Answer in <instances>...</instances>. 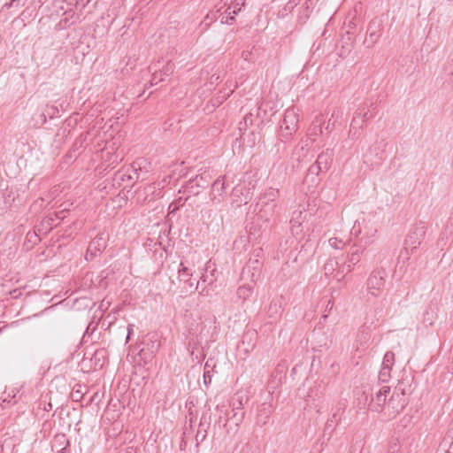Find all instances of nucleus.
I'll list each match as a JSON object with an SVG mask.
<instances>
[{
    "instance_id": "f257e3e1",
    "label": "nucleus",
    "mask_w": 453,
    "mask_h": 453,
    "mask_svg": "<svg viewBox=\"0 0 453 453\" xmlns=\"http://www.w3.org/2000/svg\"><path fill=\"white\" fill-rule=\"evenodd\" d=\"M425 234L426 226L420 223L410 230L404 240V247L398 257L395 274L399 275L406 282H410L416 278L415 267L412 265V263L409 262L410 256L419 247Z\"/></svg>"
},
{
    "instance_id": "4be33fe9",
    "label": "nucleus",
    "mask_w": 453,
    "mask_h": 453,
    "mask_svg": "<svg viewBox=\"0 0 453 453\" xmlns=\"http://www.w3.org/2000/svg\"><path fill=\"white\" fill-rule=\"evenodd\" d=\"M19 390L18 388H12L11 391L6 394V396L0 399V405L3 409H5L8 406L14 405L18 402V394Z\"/></svg>"
},
{
    "instance_id": "7ed1b4c3",
    "label": "nucleus",
    "mask_w": 453,
    "mask_h": 453,
    "mask_svg": "<svg viewBox=\"0 0 453 453\" xmlns=\"http://www.w3.org/2000/svg\"><path fill=\"white\" fill-rule=\"evenodd\" d=\"M279 195V189L270 188L259 197L258 202L256 203L254 211L258 216V219L263 220L264 224L268 222L274 214L276 208L275 201Z\"/></svg>"
},
{
    "instance_id": "b1692460",
    "label": "nucleus",
    "mask_w": 453,
    "mask_h": 453,
    "mask_svg": "<svg viewBox=\"0 0 453 453\" xmlns=\"http://www.w3.org/2000/svg\"><path fill=\"white\" fill-rule=\"evenodd\" d=\"M436 453H453V435L448 433L439 444Z\"/></svg>"
},
{
    "instance_id": "9d476101",
    "label": "nucleus",
    "mask_w": 453,
    "mask_h": 453,
    "mask_svg": "<svg viewBox=\"0 0 453 453\" xmlns=\"http://www.w3.org/2000/svg\"><path fill=\"white\" fill-rule=\"evenodd\" d=\"M108 235L104 233L97 234L90 242L88 247L85 258L86 260H93L96 257L101 254L107 247Z\"/></svg>"
},
{
    "instance_id": "6e6d98bb",
    "label": "nucleus",
    "mask_w": 453,
    "mask_h": 453,
    "mask_svg": "<svg viewBox=\"0 0 453 453\" xmlns=\"http://www.w3.org/2000/svg\"><path fill=\"white\" fill-rule=\"evenodd\" d=\"M334 307V303L332 300H327L326 301V308H325V314L322 315L320 320H323L325 321L326 319V318L328 317V313L332 311ZM319 323H321V321H319Z\"/></svg>"
},
{
    "instance_id": "2eb2a0df",
    "label": "nucleus",
    "mask_w": 453,
    "mask_h": 453,
    "mask_svg": "<svg viewBox=\"0 0 453 453\" xmlns=\"http://www.w3.org/2000/svg\"><path fill=\"white\" fill-rule=\"evenodd\" d=\"M365 250L366 249H363V247L355 242L350 248L347 260L342 265V272L345 273H350L353 269V266L360 261L361 257Z\"/></svg>"
},
{
    "instance_id": "ddd939ff",
    "label": "nucleus",
    "mask_w": 453,
    "mask_h": 453,
    "mask_svg": "<svg viewBox=\"0 0 453 453\" xmlns=\"http://www.w3.org/2000/svg\"><path fill=\"white\" fill-rule=\"evenodd\" d=\"M300 395L302 396L301 389ZM303 397L306 403V406L310 408L318 409L324 397V388L319 385H314L311 387Z\"/></svg>"
},
{
    "instance_id": "de8ad7c7",
    "label": "nucleus",
    "mask_w": 453,
    "mask_h": 453,
    "mask_svg": "<svg viewBox=\"0 0 453 453\" xmlns=\"http://www.w3.org/2000/svg\"><path fill=\"white\" fill-rule=\"evenodd\" d=\"M329 245L335 250H342L346 245V242L337 237H332L328 241Z\"/></svg>"
},
{
    "instance_id": "bb28decb",
    "label": "nucleus",
    "mask_w": 453,
    "mask_h": 453,
    "mask_svg": "<svg viewBox=\"0 0 453 453\" xmlns=\"http://www.w3.org/2000/svg\"><path fill=\"white\" fill-rule=\"evenodd\" d=\"M211 181V175L209 173H203L201 174H197L195 178L191 179V184L196 185V187H200L202 188H205L209 186Z\"/></svg>"
},
{
    "instance_id": "4d7b16f0",
    "label": "nucleus",
    "mask_w": 453,
    "mask_h": 453,
    "mask_svg": "<svg viewBox=\"0 0 453 453\" xmlns=\"http://www.w3.org/2000/svg\"><path fill=\"white\" fill-rule=\"evenodd\" d=\"M342 112L340 111V110H334L332 115H331V118L329 119L328 120V123L329 126H334V123L335 121L337 120V119L342 116Z\"/></svg>"
},
{
    "instance_id": "603ef678",
    "label": "nucleus",
    "mask_w": 453,
    "mask_h": 453,
    "mask_svg": "<svg viewBox=\"0 0 453 453\" xmlns=\"http://www.w3.org/2000/svg\"><path fill=\"white\" fill-rule=\"evenodd\" d=\"M231 7H228L225 14H222L220 23L221 24H232V22L234 20V17L230 12Z\"/></svg>"
},
{
    "instance_id": "f704fd0d",
    "label": "nucleus",
    "mask_w": 453,
    "mask_h": 453,
    "mask_svg": "<svg viewBox=\"0 0 453 453\" xmlns=\"http://www.w3.org/2000/svg\"><path fill=\"white\" fill-rule=\"evenodd\" d=\"M150 70L153 71L152 77L150 80V86L157 85L159 82L165 81V77L161 72L157 69V65H154L153 66H150Z\"/></svg>"
},
{
    "instance_id": "774afa93",
    "label": "nucleus",
    "mask_w": 453,
    "mask_h": 453,
    "mask_svg": "<svg viewBox=\"0 0 453 453\" xmlns=\"http://www.w3.org/2000/svg\"><path fill=\"white\" fill-rule=\"evenodd\" d=\"M297 4V2L296 0H290L288 3V6H290L291 8H293L294 6H296Z\"/></svg>"
},
{
    "instance_id": "864d4df0",
    "label": "nucleus",
    "mask_w": 453,
    "mask_h": 453,
    "mask_svg": "<svg viewBox=\"0 0 453 453\" xmlns=\"http://www.w3.org/2000/svg\"><path fill=\"white\" fill-rule=\"evenodd\" d=\"M233 416L231 417L232 419L234 420L236 426H238L240 423L242 422L244 418L245 412L243 411H232Z\"/></svg>"
},
{
    "instance_id": "79ce46f5",
    "label": "nucleus",
    "mask_w": 453,
    "mask_h": 453,
    "mask_svg": "<svg viewBox=\"0 0 453 453\" xmlns=\"http://www.w3.org/2000/svg\"><path fill=\"white\" fill-rule=\"evenodd\" d=\"M391 368L381 365V368L378 374V379L381 382H388L391 378Z\"/></svg>"
},
{
    "instance_id": "6e6552de",
    "label": "nucleus",
    "mask_w": 453,
    "mask_h": 453,
    "mask_svg": "<svg viewBox=\"0 0 453 453\" xmlns=\"http://www.w3.org/2000/svg\"><path fill=\"white\" fill-rule=\"evenodd\" d=\"M261 253L262 249H257L254 250L253 256L255 257L250 258V260L242 269V279L247 278L250 279L252 282H255L259 278L262 267V262L259 258L261 257Z\"/></svg>"
},
{
    "instance_id": "0eeeda50",
    "label": "nucleus",
    "mask_w": 453,
    "mask_h": 453,
    "mask_svg": "<svg viewBox=\"0 0 453 453\" xmlns=\"http://www.w3.org/2000/svg\"><path fill=\"white\" fill-rule=\"evenodd\" d=\"M298 115L294 108L286 110L280 124V136L282 141H288L298 128Z\"/></svg>"
},
{
    "instance_id": "5701e85b",
    "label": "nucleus",
    "mask_w": 453,
    "mask_h": 453,
    "mask_svg": "<svg viewBox=\"0 0 453 453\" xmlns=\"http://www.w3.org/2000/svg\"><path fill=\"white\" fill-rule=\"evenodd\" d=\"M206 273L202 274L200 280L196 282V289L199 288V286L203 283H208V285H211L215 280L216 277L214 275L215 269L211 270L210 262L206 264L205 267Z\"/></svg>"
},
{
    "instance_id": "4468645a",
    "label": "nucleus",
    "mask_w": 453,
    "mask_h": 453,
    "mask_svg": "<svg viewBox=\"0 0 453 453\" xmlns=\"http://www.w3.org/2000/svg\"><path fill=\"white\" fill-rule=\"evenodd\" d=\"M311 216V212L305 209L304 205H299L297 210H295L292 213L290 219V230L293 235H298L302 231L300 227L303 221L307 220Z\"/></svg>"
},
{
    "instance_id": "473e14b6",
    "label": "nucleus",
    "mask_w": 453,
    "mask_h": 453,
    "mask_svg": "<svg viewBox=\"0 0 453 453\" xmlns=\"http://www.w3.org/2000/svg\"><path fill=\"white\" fill-rule=\"evenodd\" d=\"M314 250H315V242L312 241L311 239V237H309L306 240L305 243L301 246L299 253L300 254L303 253V256L308 257V256L312 255L314 253Z\"/></svg>"
},
{
    "instance_id": "8fccbe9b",
    "label": "nucleus",
    "mask_w": 453,
    "mask_h": 453,
    "mask_svg": "<svg viewBox=\"0 0 453 453\" xmlns=\"http://www.w3.org/2000/svg\"><path fill=\"white\" fill-rule=\"evenodd\" d=\"M219 11L211 12L208 13L204 19L201 22V25L204 26L205 27H208L211 23L214 22L217 19V13Z\"/></svg>"
},
{
    "instance_id": "bf43d9fd",
    "label": "nucleus",
    "mask_w": 453,
    "mask_h": 453,
    "mask_svg": "<svg viewBox=\"0 0 453 453\" xmlns=\"http://www.w3.org/2000/svg\"><path fill=\"white\" fill-rule=\"evenodd\" d=\"M211 370H206L203 372V383L206 387H208L211 383Z\"/></svg>"
},
{
    "instance_id": "a878e982",
    "label": "nucleus",
    "mask_w": 453,
    "mask_h": 453,
    "mask_svg": "<svg viewBox=\"0 0 453 453\" xmlns=\"http://www.w3.org/2000/svg\"><path fill=\"white\" fill-rule=\"evenodd\" d=\"M282 312L281 303L279 299H273L268 308V317L273 319H278Z\"/></svg>"
},
{
    "instance_id": "cd10ccee",
    "label": "nucleus",
    "mask_w": 453,
    "mask_h": 453,
    "mask_svg": "<svg viewBox=\"0 0 453 453\" xmlns=\"http://www.w3.org/2000/svg\"><path fill=\"white\" fill-rule=\"evenodd\" d=\"M178 274L180 280H183L185 282H188L190 287L194 286V283L191 282L190 277L193 275V273L191 270L184 265V263L181 261L180 263L179 268H178Z\"/></svg>"
},
{
    "instance_id": "1a4fd4ad",
    "label": "nucleus",
    "mask_w": 453,
    "mask_h": 453,
    "mask_svg": "<svg viewBox=\"0 0 453 453\" xmlns=\"http://www.w3.org/2000/svg\"><path fill=\"white\" fill-rule=\"evenodd\" d=\"M390 394V387L382 386L372 397L369 408L372 411L387 413V404L388 395Z\"/></svg>"
},
{
    "instance_id": "e2e57ef3",
    "label": "nucleus",
    "mask_w": 453,
    "mask_h": 453,
    "mask_svg": "<svg viewBox=\"0 0 453 453\" xmlns=\"http://www.w3.org/2000/svg\"><path fill=\"white\" fill-rule=\"evenodd\" d=\"M79 19V16L75 15L74 12H73L72 14V17H71V20H69V18L68 17H65L64 19V21L66 23H69V24H73L74 22H76V20Z\"/></svg>"
},
{
    "instance_id": "c03bdc74",
    "label": "nucleus",
    "mask_w": 453,
    "mask_h": 453,
    "mask_svg": "<svg viewBox=\"0 0 453 453\" xmlns=\"http://www.w3.org/2000/svg\"><path fill=\"white\" fill-rule=\"evenodd\" d=\"M364 123H362V116L358 114V111H357L350 124V134L352 133V130H357L358 128L363 127Z\"/></svg>"
},
{
    "instance_id": "37998d69",
    "label": "nucleus",
    "mask_w": 453,
    "mask_h": 453,
    "mask_svg": "<svg viewBox=\"0 0 453 453\" xmlns=\"http://www.w3.org/2000/svg\"><path fill=\"white\" fill-rule=\"evenodd\" d=\"M43 110L50 119H54L60 116L59 109L56 105L46 104Z\"/></svg>"
},
{
    "instance_id": "13d9d810",
    "label": "nucleus",
    "mask_w": 453,
    "mask_h": 453,
    "mask_svg": "<svg viewBox=\"0 0 453 453\" xmlns=\"http://www.w3.org/2000/svg\"><path fill=\"white\" fill-rule=\"evenodd\" d=\"M444 73L453 79V58L444 67Z\"/></svg>"
},
{
    "instance_id": "20e7f679",
    "label": "nucleus",
    "mask_w": 453,
    "mask_h": 453,
    "mask_svg": "<svg viewBox=\"0 0 453 453\" xmlns=\"http://www.w3.org/2000/svg\"><path fill=\"white\" fill-rule=\"evenodd\" d=\"M385 148L384 140L375 142L363 155L364 163L372 169L381 165L387 157Z\"/></svg>"
},
{
    "instance_id": "49530a36",
    "label": "nucleus",
    "mask_w": 453,
    "mask_h": 453,
    "mask_svg": "<svg viewBox=\"0 0 453 453\" xmlns=\"http://www.w3.org/2000/svg\"><path fill=\"white\" fill-rule=\"evenodd\" d=\"M217 410L219 411H220V416L219 418V424H223V426H225L228 421V418L226 417L227 416V409L225 405H217Z\"/></svg>"
},
{
    "instance_id": "c85d7f7f",
    "label": "nucleus",
    "mask_w": 453,
    "mask_h": 453,
    "mask_svg": "<svg viewBox=\"0 0 453 453\" xmlns=\"http://www.w3.org/2000/svg\"><path fill=\"white\" fill-rule=\"evenodd\" d=\"M436 319L435 310L429 306L423 313V323L426 326H433Z\"/></svg>"
},
{
    "instance_id": "aec40b11",
    "label": "nucleus",
    "mask_w": 453,
    "mask_h": 453,
    "mask_svg": "<svg viewBox=\"0 0 453 453\" xmlns=\"http://www.w3.org/2000/svg\"><path fill=\"white\" fill-rule=\"evenodd\" d=\"M413 377L411 375H406L402 380H400L395 388L397 392H400L403 396L410 395L414 390L413 387Z\"/></svg>"
},
{
    "instance_id": "a18cd8bd",
    "label": "nucleus",
    "mask_w": 453,
    "mask_h": 453,
    "mask_svg": "<svg viewBox=\"0 0 453 453\" xmlns=\"http://www.w3.org/2000/svg\"><path fill=\"white\" fill-rule=\"evenodd\" d=\"M395 363V354L392 351H388L384 355L382 365L385 367H389L392 369V366Z\"/></svg>"
},
{
    "instance_id": "393cba45",
    "label": "nucleus",
    "mask_w": 453,
    "mask_h": 453,
    "mask_svg": "<svg viewBox=\"0 0 453 453\" xmlns=\"http://www.w3.org/2000/svg\"><path fill=\"white\" fill-rule=\"evenodd\" d=\"M358 114L362 116V123H365L368 119L373 118L378 113L377 105H374L372 103L370 104V106L368 107L366 104L362 108L359 109Z\"/></svg>"
},
{
    "instance_id": "72a5a7b5",
    "label": "nucleus",
    "mask_w": 453,
    "mask_h": 453,
    "mask_svg": "<svg viewBox=\"0 0 453 453\" xmlns=\"http://www.w3.org/2000/svg\"><path fill=\"white\" fill-rule=\"evenodd\" d=\"M40 234L41 233H39L38 230L29 231L27 234L25 245L30 244V246H27V249L32 248L40 242Z\"/></svg>"
},
{
    "instance_id": "6ab92c4d",
    "label": "nucleus",
    "mask_w": 453,
    "mask_h": 453,
    "mask_svg": "<svg viewBox=\"0 0 453 453\" xmlns=\"http://www.w3.org/2000/svg\"><path fill=\"white\" fill-rule=\"evenodd\" d=\"M226 192V184L224 180V177H219L217 178L211 186V200H218L219 202L221 201L223 198V196Z\"/></svg>"
},
{
    "instance_id": "f3484780",
    "label": "nucleus",
    "mask_w": 453,
    "mask_h": 453,
    "mask_svg": "<svg viewBox=\"0 0 453 453\" xmlns=\"http://www.w3.org/2000/svg\"><path fill=\"white\" fill-rule=\"evenodd\" d=\"M211 414L210 412V408H209L206 412L203 413V415L200 418L198 430L196 434V447H198L199 444L206 439L207 431L211 426Z\"/></svg>"
},
{
    "instance_id": "f03ea898",
    "label": "nucleus",
    "mask_w": 453,
    "mask_h": 453,
    "mask_svg": "<svg viewBox=\"0 0 453 453\" xmlns=\"http://www.w3.org/2000/svg\"><path fill=\"white\" fill-rule=\"evenodd\" d=\"M377 225L370 218L363 215L355 220L350 230V237L357 240L356 243L363 249H367L377 240Z\"/></svg>"
},
{
    "instance_id": "a211bd4d",
    "label": "nucleus",
    "mask_w": 453,
    "mask_h": 453,
    "mask_svg": "<svg viewBox=\"0 0 453 453\" xmlns=\"http://www.w3.org/2000/svg\"><path fill=\"white\" fill-rule=\"evenodd\" d=\"M346 407V403L344 400H341L338 402L337 405L335 406L334 412L332 416L327 419L326 424V430H334L335 426L338 424V422L341 420V416L344 412Z\"/></svg>"
},
{
    "instance_id": "423d86ee",
    "label": "nucleus",
    "mask_w": 453,
    "mask_h": 453,
    "mask_svg": "<svg viewBox=\"0 0 453 453\" xmlns=\"http://www.w3.org/2000/svg\"><path fill=\"white\" fill-rule=\"evenodd\" d=\"M387 276L388 273L382 267L372 270L366 281L368 292L373 296H380L385 288Z\"/></svg>"
},
{
    "instance_id": "58836bf2",
    "label": "nucleus",
    "mask_w": 453,
    "mask_h": 453,
    "mask_svg": "<svg viewBox=\"0 0 453 453\" xmlns=\"http://www.w3.org/2000/svg\"><path fill=\"white\" fill-rule=\"evenodd\" d=\"M322 120V116L316 117V119L313 121L312 127L310 129L311 135H318L323 133L321 127Z\"/></svg>"
},
{
    "instance_id": "a19ab883",
    "label": "nucleus",
    "mask_w": 453,
    "mask_h": 453,
    "mask_svg": "<svg viewBox=\"0 0 453 453\" xmlns=\"http://www.w3.org/2000/svg\"><path fill=\"white\" fill-rule=\"evenodd\" d=\"M183 188L184 192L188 193L189 196H196L200 193L201 189H203L200 187H196V185L191 184V179L187 181Z\"/></svg>"
},
{
    "instance_id": "dca6fc26",
    "label": "nucleus",
    "mask_w": 453,
    "mask_h": 453,
    "mask_svg": "<svg viewBox=\"0 0 453 453\" xmlns=\"http://www.w3.org/2000/svg\"><path fill=\"white\" fill-rule=\"evenodd\" d=\"M263 221L257 216L252 222L247 226L248 238L250 242H259L262 239L263 234L267 230V225L264 226L260 224Z\"/></svg>"
},
{
    "instance_id": "052dcab7",
    "label": "nucleus",
    "mask_w": 453,
    "mask_h": 453,
    "mask_svg": "<svg viewBox=\"0 0 453 453\" xmlns=\"http://www.w3.org/2000/svg\"><path fill=\"white\" fill-rule=\"evenodd\" d=\"M72 397L73 401L78 402L84 397V394L81 390L77 389L72 394Z\"/></svg>"
},
{
    "instance_id": "0e129e2a",
    "label": "nucleus",
    "mask_w": 453,
    "mask_h": 453,
    "mask_svg": "<svg viewBox=\"0 0 453 453\" xmlns=\"http://www.w3.org/2000/svg\"><path fill=\"white\" fill-rule=\"evenodd\" d=\"M145 162H146V160H145L144 158H140V159H138L137 161H135V162L134 163L133 167H134V170L136 171V170H137L136 165H137V166H138V168L141 170V169H142V165L143 163H145Z\"/></svg>"
},
{
    "instance_id": "c9c22d12",
    "label": "nucleus",
    "mask_w": 453,
    "mask_h": 453,
    "mask_svg": "<svg viewBox=\"0 0 453 453\" xmlns=\"http://www.w3.org/2000/svg\"><path fill=\"white\" fill-rule=\"evenodd\" d=\"M47 118L49 117L43 109L39 112L35 113L33 117L34 127H41L46 123Z\"/></svg>"
},
{
    "instance_id": "09e8293b",
    "label": "nucleus",
    "mask_w": 453,
    "mask_h": 453,
    "mask_svg": "<svg viewBox=\"0 0 453 453\" xmlns=\"http://www.w3.org/2000/svg\"><path fill=\"white\" fill-rule=\"evenodd\" d=\"M26 2L27 0H10V2L4 4L3 9H19V7L25 5Z\"/></svg>"
},
{
    "instance_id": "f8f14e48",
    "label": "nucleus",
    "mask_w": 453,
    "mask_h": 453,
    "mask_svg": "<svg viewBox=\"0 0 453 453\" xmlns=\"http://www.w3.org/2000/svg\"><path fill=\"white\" fill-rule=\"evenodd\" d=\"M407 403L406 396H403L400 392L395 389L388 400L387 413L388 417H395L404 409Z\"/></svg>"
},
{
    "instance_id": "4c0bfd02",
    "label": "nucleus",
    "mask_w": 453,
    "mask_h": 453,
    "mask_svg": "<svg viewBox=\"0 0 453 453\" xmlns=\"http://www.w3.org/2000/svg\"><path fill=\"white\" fill-rule=\"evenodd\" d=\"M106 358V350L104 349H100L95 351L92 360L95 361L96 365H99L102 367L104 364V360Z\"/></svg>"
},
{
    "instance_id": "39448f33",
    "label": "nucleus",
    "mask_w": 453,
    "mask_h": 453,
    "mask_svg": "<svg viewBox=\"0 0 453 453\" xmlns=\"http://www.w3.org/2000/svg\"><path fill=\"white\" fill-rule=\"evenodd\" d=\"M160 347V341L157 334H148L138 346V355L145 364L149 363L155 357Z\"/></svg>"
},
{
    "instance_id": "2f4dec72",
    "label": "nucleus",
    "mask_w": 453,
    "mask_h": 453,
    "mask_svg": "<svg viewBox=\"0 0 453 453\" xmlns=\"http://www.w3.org/2000/svg\"><path fill=\"white\" fill-rule=\"evenodd\" d=\"M157 65L158 71L163 73L165 78L170 76L174 71V64L171 60H167L162 66L160 61Z\"/></svg>"
},
{
    "instance_id": "338daca9",
    "label": "nucleus",
    "mask_w": 453,
    "mask_h": 453,
    "mask_svg": "<svg viewBox=\"0 0 453 453\" xmlns=\"http://www.w3.org/2000/svg\"><path fill=\"white\" fill-rule=\"evenodd\" d=\"M97 397H98V392L94 393V394H93V395H92V396H90V398H89V400H88V403H92L93 402H95V401H96V399Z\"/></svg>"
},
{
    "instance_id": "3c124183",
    "label": "nucleus",
    "mask_w": 453,
    "mask_h": 453,
    "mask_svg": "<svg viewBox=\"0 0 453 453\" xmlns=\"http://www.w3.org/2000/svg\"><path fill=\"white\" fill-rule=\"evenodd\" d=\"M243 399H244L243 395H240L236 399H234L232 403V411H236V410L243 411V406H244Z\"/></svg>"
},
{
    "instance_id": "7c9ffc66",
    "label": "nucleus",
    "mask_w": 453,
    "mask_h": 453,
    "mask_svg": "<svg viewBox=\"0 0 453 453\" xmlns=\"http://www.w3.org/2000/svg\"><path fill=\"white\" fill-rule=\"evenodd\" d=\"M253 293V286L250 284H244L240 286L237 289L236 295L240 299L246 300Z\"/></svg>"
},
{
    "instance_id": "69168bd1",
    "label": "nucleus",
    "mask_w": 453,
    "mask_h": 453,
    "mask_svg": "<svg viewBox=\"0 0 453 453\" xmlns=\"http://www.w3.org/2000/svg\"><path fill=\"white\" fill-rule=\"evenodd\" d=\"M239 5V3H236V4L234 6V9L231 12V14L234 17L235 15H237L241 10H242V7H237Z\"/></svg>"
},
{
    "instance_id": "ea45409f",
    "label": "nucleus",
    "mask_w": 453,
    "mask_h": 453,
    "mask_svg": "<svg viewBox=\"0 0 453 453\" xmlns=\"http://www.w3.org/2000/svg\"><path fill=\"white\" fill-rule=\"evenodd\" d=\"M255 119V117L252 113H247L244 117L242 121H240L239 123V129L240 131H245L250 126L253 125V121Z\"/></svg>"
},
{
    "instance_id": "680f3d73",
    "label": "nucleus",
    "mask_w": 453,
    "mask_h": 453,
    "mask_svg": "<svg viewBox=\"0 0 453 453\" xmlns=\"http://www.w3.org/2000/svg\"><path fill=\"white\" fill-rule=\"evenodd\" d=\"M215 366L214 361L212 358H210L206 361L204 365V371L211 370V372H213V368Z\"/></svg>"
},
{
    "instance_id": "9b49d317",
    "label": "nucleus",
    "mask_w": 453,
    "mask_h": 453,
    "mask_svg": "<svg viewBox=\"0 0 453 453\" xmlns=\"http://www.w3.org/2000/svg\"><path fill=\"white\" fill-rule=\"evenodd\" d=\"M333 157V149H326L319 153L315 163L309 168L310 173L318 175L319 173L326 171L331 165Z\"/></svg>"
},
{
    "instance_id": "e433bc0d",
    "label": "nucleus",
    "mask_w": 453,
    "mask_h": 453,
    "mask_svg": "<svg viewBox=\"0 0 453 453\" xmlns=\"http://www.w3.org/2000/svg\"><path fill=\"white\" fill-rule=\"evenodd\" d=\"M266 410L267 407L265 404H263L257 414V423L261 426H265L269 420V411H267Z\"/></svg>"
},
{
    "instance_id": "c756f323",
    "label": "nucleus",
    "mask_w": 453,
    "mask_h": 453,
    "mask_svg": "<svg viewBox=\"0 0 453 453\" xmlns=\"http://www.w3.org/2000/svg\"><path fill=\"white\" fill-rule=\"evenodd\" d=\"M54 220H55V218L52 216H50V217H47L46 219H44L42 221L40 226L38 227V232L42 233L43 234H46L55 226Z\"/></svg>"
},
{
    "instance_id": "412c9836",
    "label": "nucleus",
    "mask_w": 453,
    "mask_h": 453,
    "mask_svg": "<svg viewBox=\"0 0 453 453\" xmlns=\"http://www.w3.org/2000/svg\"><path fill=\"white\" fill-rule=\"evenodd\" d=\"M378 27L379 25L377 24V21L375 19L372 20L369 23L367 28L368 37H366L364 41V43L367 48L372 47L379 40L380 34L376 29Z\"/></svg>"
},
{
    "instance_id": "5fc2aeb1",
    "label": "nucleus",
    "mask_w": 453,
    "mask_h": 453,
    "mask_svg": "<svg viewBox=\"0 0 453 453\" xmlns=\"http://www.w3.org/2000/svg\"><path fill=\"white\" fill-rule=\"evenodd\" d=\"M400 449V444L397 441H393L389 443L386 453H398Z\"/></svg>"
}]
</instances>
